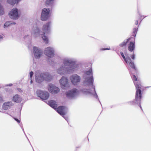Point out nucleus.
<instances>
[{"instance_id":"nucleus-1","label":"nucleus","mask_w":151,"mask_h":151,"mask_svg":"<svg viewBox=\"0 0 151 151\" xmlns=\"http://www.w3.org/2000/svg\"><path fill=\"white\" fill-rule=\"evenodd\" d=\"M83 77L85 80L83 82V87L80 88V90L86 95L93 96L95 98L98 99L99 101L96 92L95 86L93 85V78L91 68L85 72Z\"/></svg>"},{"instance_id":"nucleus-2","label":"nucleus","mask_w":151,"mask_h":151,"mask_svg":"<svg viewBox=\"0 0 151 151\" xmlns=\"http://www.w3.org/2000/svg\"><path fill=\"white\" fill-rule=\"evenodd\" d=\"M51 23L50 22H48L44 24L42 27V31H40L38 27L34 28L32 32V35L34 37H37L41 35L43 40L46 44L48 43L47 37L45 35L46 33H49L51 30Z\"/></svg>"},{"instance_id":"nucleus-3","label":"nucleus","mask_w":151,"mask_h":151,"mask_svg":"<svg viewBox=\"0 0 151 151\" xmlns=\"http://www.w3.org/2000/svg\"><path fill=\"white\" fill-rule=\"evenodd\" d=\"M133 79L134 81H136V82H134V83L136 87V91L135 96V101H130V102L131 103L132 105H134L135 104H139V106L142 109L141 106L140 104L142 97L141 91V86L139 82L137 81V79L135 76L134 75H133Z\"/></svg>"},{"instance_id":"nucleus-4","label":"nucleus","mask_w":151,"mask_h":151,"mask_svg":"<svg viewBox=\"0 0 151 151\" xmlns=\"http://www.w3.org/2000/svg\"><path fill=\"white\" fill-rule=\"evenodd\" d=\"M63 63L64 66H67L68 68L72 69V72H74L78 67V65L77 64L73 59L65 58L63 60Z\"/></svg>"},{"instance_id":"nucleus-5","label":"nucleus","mask_w":151,"mask_h":151,"mask_svg":"<svg viewBox=\"0 0 151 151\" xmlns=\"http://www.w3.org/2000/svg\"><path fill=\"white\" fill-rule=\"evenodd\" d=\"M78 94V91L76 88H73L66 91L65 93L66 96L69 99H75Z\"/></svg>"},{"instance_id":"nucleus-6","label":"nucleus","mask_w":151,"mask_h":151,"mask_svg":"<svg viewBox=\"0 0 151 151\" xmlns=\"http://www.w3.org/2000/svg\"><path fill=\"white\" fill-rule=\"evenodd\" d=\"M72 69L67 68V66L62 65L57 70V73L60 75H64L65 74H70L73 73Z\"/></svg>"},{"instance_id":"nucleus-7","label":"nucleus","mask_w":151,"mask_h":151,"mask_svg":"<svg viewBox=\"0 0 151 151\" xmlns=\"http://www.w3.org/2000/svg\"><path fill=\"white\" fill-rule=\"evenodd\" d=\"M70 79L72 84L76 86L80 82L81 78V76L77 74H74L70 76Z\"/></svg>"},{"instance_id":"nucleus-8","label":"nucleus","mask_w":151,"mask_h":151,"mask_svg":"<svg viewBox=\"0 0 151 151\" xmlns=\"http://www.w3.org/2000/svg\"><path fill=\"white\" fill-rule=\"evenodd\" d=\"M9 17L13 19H17L20 16V14L16 8L12 9L9 12Z\"/></svg>"},{"instance_id":"nucleus-9","label":"nucleus","mask_w":151,"mask_h":151,"mask_svg":"<svg viewBox=\"0 0 151 151\" xmlns=\"http://www.w3.org/2000/svg\"><path fill=\"white\" fill-rule=\"evenodd\" d=\"M121 55L124 61L133 69L136 70V68L134 66V62L130 58L128 54H125L126 57L124 55L122 52H121Z\"/></svg>"},{"instance_id":"nucleus-10","label":"nucleus","mask_w":151,"mask_h":151,"mask_svg":"<svg viewBox=\"0 0 151 151\" xmlns=\"http://www.w3.org/2000/svg\"><path fill=\"white\" fill-rule=\"evenodd\" d=\"M36 93L37 96L42 100H47L49 96V93L47 91L38 90L37 91Z\"/></svg>"},{"instance_id":"nucleus-11","label":"nucleus","mask_w":151,"mask_h":151,"mask_svg":"<svg viewBox=\"0 0 151 151\" xmlns=\"http://www.w3.org/2000/svg\"><path fill=\"white\" fill-rule=\"evenodd\" d=\"M50 9L48 8H44L42 9L41 15V19L42 21H45L49 17Z\"/></svg>"},{"instance_id":"nucleus-12","label":"nucleus","mask_w":151,"mask_h":151,"mask_svg":"<svg viewBox=\"0 0 151 151\" xmlns=\"http://www.w3.org/2000/svg\"><path fill=\"white\" fill-rule=\"evenodd\" d=\"M44 52L46 56L49 58L53 57L54 55V49L52 47H48L46 48Z\"/></svg>"},{"instance_id":"nucleus-13","label":"nucleus","mask_w":151,"mask_h":151,"mask_svg":"<svg viewBox=\"0 0 151 151\" xmlns=\"http://www.w3.org/2000/svg\"><path fill=\"white\" fill-rule=\"evenodd\" d=\"M33 52L35 58L39 59L42 54L43 51L41 49L36 47H33Z\"/></svg>"},{"instance_id":"nucleus-14","label":"nucleus","mask_w":151,"mask_h":151,"mask_svg":"<svg viewBox=\"0 0 151 151\" xmlns=\"http://www.w3.org/2000/svg\"><path fill=\"white\" fill-rule=\"evenodd\" d=\"M66 108L63 106L58 107L56 111L61 115L63 116V117L68 122V118L64 116L66 114Z\"/></svg>"},{"instance_id":"nucleus-15","label":"nucleus","mask_w":151,"mask_h":151,"mask_svg":"<svg viewBox=\"0 0 151 151\" xmlns=\"http://www.w3.org/2000/svg\"><path fill=\"white\" fill-rule=\"evenodd\" d=\"M35 76L36 81L37 82H41L44 79V73H40L39 71L36 72Z\"/></svg>"},{"instance_id":"nucleus-16","label":"nucleus","mask_w":151,"mask_h":151,"mask_svg":"<svg viewBox=\"0 0 151 151\" xmlns=\"http://www.w3.org/2000/svg\"><path fill=\"white\" fill-rule=\"evenodd\" d=\"M60 83L62 88L65 89L68 87V81L67 78L63 76L60 80Z\"/></svg>"},{"instance_id":"nucleus-17","label":"nucleus","mask_w":151,"mask_h":151,"mask_svg":"<svg viewBox=\"0 0 151 151\" xmlns=\"http://www.w3.org/2000/svg\"><path fill=\"white\" fill-rule=\"evenodd\" d=\"M49 91L52 93L56 94L60 91L59 88L52 84L49 85L48 87Z\"/></svg>"},{"instance_id":"nucleus-18","label":"nucleus","mask_w":151,"mask_h":151,"mask_svg":"<svg viewBox=\"0 0 151 151\" xmlns=\"http://www.w3.org/2000/svg\"><path fill=\"white\" fill-rule=\"evenodd\" d=\"M13 104L12 101H8L4 103L2 106L3 109L5 110H7L11 108L13 105Z\"/></svg>"},{"instance_id":"nucleus-19","label":"nucleus","mask_w":151,"mask_h":151,"mask_svg":"<svg viewBox=\"0 0 151 151\" xmlns=\"http://www.w3.org/2000/svg\"><path fill=\"white\" fill-rule=\"evenodd\" d=\"M13 100L14 102L19 103L21 101L22 98L16 94L13 97Z\"/></svg>"},{"instance_id":"nucleus-20","label":"nucleus","mask_w":151,"mask_h":151,"mask_svg":"<svg viewBox=\"0 0 151 151\" xmlns=\"http://www.w3.org/2000/svg\"><path fill=\"white\" fill-rule=\"evenodd\" d=\"M48 103L50 106L55 109L57 107V105L55 101L53 100L50 101L48 102Z\"/></svg>"},{"instance_id":"nucleus-21","label":"nucleus","mask_w":151,"mask_h":151,"mask_svg":"<svg viewBox=\"0 0 151 151\" xmlns=\"http://www.w3.org/2000/svg\"><path fill=\"white\" fill-rule=\"evenodd\" d=\"M135 48L134 43L131 42L128 45V50L130 52H132L134 50Z\"/></svg>"},{"instance_id":"nucleus-22","label":"nucleus","mask_w":151,"mask_h":151,"mask_svg":"<svg viewBox=\"0 0 151 151\" xmlns=\"http://www.w3.org/2000/svg\"><path fill=\"white\" fill-rule=\"evenodd\" d=\"M44 79L47 81H50L52 78L51 75L48 73H44Z\"/></svg>"},{"instance_id":"nucleus-23","label":"nucleus","mask_w":151,"mask_h":151,"mask_svg":"<svg viewBox=\"0 0 151 151\" xmlns=\"http://www.w3.org/2000/svg\"><path fill=\"white\" fill-rule=\"evenodd\" d=\"M19 0H7V2L8 4L14 5L16 3L19 1Z\"/></svg>"},{"instance_id":"nucleus-24","label":"nucleus","mask_w":151,"mask_h":151,"mask_svg":"<svg viewBox=\"0 0 151 151\" xmlns=\"http://www.w3.org/2000/svg\"><path fill=\"white\" fill-rule=\"evenodd\" d=\"M15 22H11L8 21L6 22L4 24V27L5 28L7 27H8L10 25H15Z\"/></svg>"},{"instance_id":"nucleus-25","label":"nucleus","mask_w":151,"mask_h":151,"mask_svg":"<svg viewBox=\"0 0 151 151\" xmlns=\"http://www.w3.org/2000/svg\"><path fill=\"white\" fill-rule=\"evenodd\" d=\"M54 0H46L45 3L47 6H51L53 3Z\"/></svg>"},{"instance_id":"nucleus-26","label":"nucleus","mask_w":151,"mask_h":151,"mask_svg":"<svg viewBox=\"0 0 151 151\" xmlns=\"http://www.w3.org/2000/svg\"><path fill=\"white\" fill-rule=\"evenodd\" d=\"M130 38H129L125 40L123 42L119 45L121 47H123L124 46H125L128 41L130 40Z\"/></svg>"},{"instance_id":"nucleus-27","label":"nucleus","mask_w":151,"mask_h":151,"mask_svg":"<svg viewBox=\"0 0 151 151\" xmlns=\"http://www.w3.org/2000/svg\"><path fill=\"white\" fill-rule=\"evenodd\" d=\"M137 28H135L133 29L132 35L134 37L136 36V33L137 31Z\"/></svg>"},{"instance_id":"nucleus-28","label":"nucleus","mask_w":151,"mask_h":151,"mask_svg":"<svg viewBox=\"0 0 151 151\" xmlns=\"http://www.w3.org/2000/svg\"><path fill=\"white\" fill-rule=\"evenodd\" d=\"M34 73L33 72L31 71L30 72L29 75H30V77L31 79L32 78V77Z\"/></svg>"},{"instance_id":"nucleus-29","label":"nucleus","mask_w":151,"mask_h":151,"mask_svg":"<svg viewBox=\"0 0 151 151\" xmlns=\"http://www.w3.org/2000/svg\"><path fill=\"white\" fill-rule=\"evenodd\" d=\"M135 55L134 54H133L131 56V57L132 59L133 60L135 59Z\"/></svg>"},{"instance_id":"nucleus-30","label":"nucleus","mask_w":151,"mask_h":151,"mask_svg":"<svg viewBox=\"0 0 151 151\" xmlns=\"http://www.w3.org/2000/svg\"><path fill=\"white\" fill-rule=\"evenodd\" d=\"M110 48H102L101 49V50H110Z\"/></svg>"},{"instance_id":"nucleus-31","label":"nucleus","mask_w":151,"mask_h":151,"mask_svg":"<svg viewBox=\"0 0 151 151\" xmlns=\"http://www.w3.org/2000/svg\"><path fill=\"white\" fill-rule=\"evenodd\" d=\"M14 120L16 121L17 122H19V123L20 122V121L18 119H17L16 118H14Z\"/></svg>"},{"instance_id":"nucleus-32","label":"nucleus","mask_w":151,"mask_h":151,"mask_svg":"<svg viewBox=\"0 0 151 151\" xmlns=\"http://www.w3.org/2000/svg\"><path fill=\"white\" fill-rule=\"evenodd\" d=\"M3 101V98L1 96H0V101L2 102Z\"/></svg>"},{"instance_id":"nucleus-33","label":"nucleus","mask_w":151,"mask_h":151,"mask_svg":"<svg viewBox=\"0 0 151 151\" xmlns=\"http://www.w3.org/2000/svg\"><path fill=\"white\" fill-rule=\"evenodd\" d=\"M29 37V35H25L24 36V39H26L27 38H28Z\"/></svg>"},{"instance_id":"nucleus-34","label":"nucleus","mask_w":151,"mask_h":151,"mask_svg":"<svg viewBox=\"0 0 151 151\" xmlns=\"http://www.w3.org/2000/svg\"><path fill=\"white\" fill-rule=\"evenodd\" d=\"M3 36L1 35H0V40L3 39Z\"/></svg>"},{"instance_id":"nucleus-35","label":"nucleus","mask_w":151,"mask_h":151,"mask_svg":"<svg viewBox=\"0 0 151 151\" xmlns=\"http://www.w3.org/2000/svg\"><path fill=\"white\" fill-rule=\"evenodd\" d=\"M135 24L136 25H137L138 24V21L137 20H136L135 22Z\"/></svg>"},{"instance_id":"nucleus-36","label":"nucleus","mask_w":151,"mask_h":151,"mask_svg":"<svg viewBox=\"0 0 151 151\" xmlns=\"http://www.w3.org/2000/svg\"><path fill=\"white\" fill-rule=\"evenodd\" d=\"M12 85V84H10L9 85H7V86H11Z\"/></svg>"},{"instance_id":"nucleus-37","label":"nucleus","mask_w":151,"mask_h":151,"mask_svg":"<svg viewBox=\"0 0 151 151\" xmlns=\"http://www.w3.org/2000/svg\"><path fill=\"white\" fill-rule=\"evenodd\" d=\"M139 15L140 16V19H141V17H142V16H141L140 15V14H139Z\"/></svg>"},{"instance_id":"nucleus-38","label":"nucleus","mask_w":151,"mask_h":151,"mask_svg":"<svg viewBox=\"0 0 151 151\" xmlns=\"http://www.w3.org/2000/svg\"><path fill=\"white\" fill-rule=\"evenodd\" d=\"M18 91H19L20 92L21 91V89H19Z\"/></svg>"},{"instance_id":"nucleus-39","label":"nucleus","mask_w":151,"mask_h":151,"mask_svg":"<svg viewBox=\"0 0 151 151\" xmlns=\"http://www.w3.org/2000/svg\"><path fill=\"white\" fill-rule=\"evenodd\" d=\"M32 83V80H31V81H30V83Z\"/></svg>"},{"instance_id":"nucleus-40","label":"nucleus","mask_w":151,"mask_h":151,"mask_svg":"<svg viewBox=\"0 0 151 151\" xmlns=\"http://www.w3.org/2000/svg\"><path fill=\"white\" fill-rule=\"evenodd\" d=\"M23 131L24 132V129H23Z\"/></svg>"},{"instance_id":"nucleus-41","label":"nucleus","mask_w":151,"mask_h":151,"mask_svg":"<svg viewBox=\"0 0 151 151\" xmlns=\"http://www.w3.org/2000/svg\"><path fill=\"white\" fill-rule=\"evenodd\" d=\"M20 0H19V1H20Z\"/></svg>"}]
</instances>
